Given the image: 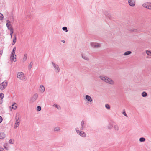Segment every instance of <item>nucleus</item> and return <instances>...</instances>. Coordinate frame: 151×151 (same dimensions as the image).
Instances as JSON below:
<instances>
[{
  "label": "nucleus",
  "instance_id": "1",
  "mask_svg": "<svg viewBox=\"0 0 151 151\" xmlns=\"http://www.w3.org/2000/svg\"><path fill=\"white\" fill-rule=\"evenodd\" d=\"M100 78L101 80L104 81L106 82L107 83L111 84H112L113 83L112 80L107 77L103 76H100Z\"/></svg>",
  "mask_w": 151,
  "mask_h": 151
},
{
  "label": "nucleus",
  "instance_id": "2",
  "mask_svg": "<svg viewBox=\"0 0 151 151\" xmlns=\"http://www.w3.org/2000/svg\"><path fill=\"white\" fill-rule=\"evenodd\" d=\"M76 129L77 133L80 136L83 137H86V134L83 130H81V131H80L79 130V129L78 128H76Z\"/></svg>",
  "mask_w": 151,
  "mask_h": 151
},
{
  "label": "nucleus",
  "instance_id": "3",
  "mask_svg": "<svg viewBox=\"0 0 151 151\" xmlns=\"http://www.w3.org/2000/svg\"><path fill=\"white\" fill-rule=\"evenodd\" d=\"M7 85V82L6 81H4L0 84V89L2 90L4 89Z\"/></svg>",
  "mask_w": 151,
  "mask_h": 151
},
{
  "label": "nucleus",
  "instance_id": "4",
  "mask_svg": "<svg viewBox=\"0 0 151 151\" xmlns=\"http://www.w3.org/2000/svg\"><path fill=\"white\" fill-rule=\"evenodd\" d=\"M6 25L8 29L9 30H10V31H11V30H12V31L13 30V29L11 25L9 24L10 23V21L9 20H7L6 21Z\"/></svg>",
  "mask_w": 151,
  "mask_h": 151
},
{
  "label": "nucleus",
  "instance_id": "5",
  "mask_svg": "<svg viewBox=\"0 0 151 151\" xmlns=\"http://www.w3.org/2000/svg\"><path fill=\"white\" fill-rule=\"evenodd\" d=\"M38 97V95L37 93H35L34 94L33 96L30 99V101L32 102H34L37 99Z\"/></svg>",
  "mask_w": 151,
  "mask_h": 151
},
{
  "label": "nucleus",
  "instance_id": "6",
  "mask_svg": "<svg viewBox=\"0 0 151 151\" xmlns=\"http://www.w3.org/2000/svg\"><path fill=\"white\" fill-rule=\"evenodd\" d=\"M52 63L55 69L57 70L58 72H59L60 71V69L58 65L53 62H52Z\"/></svg>",
  "mask_w": 151,
  "mask_h": 151
},
{
  "label": "nucleus",
  "instance_id": "7",
  "mask_svg": "<svg viewBox=\"0 0 151 151\" xmlns=\"http://www.w3.org/2000/svg\"><path fill=\"white\" fill-rule=\"evenodd\" d=\"M128 3L130 6L133 7L135 5V1L134 0H129Z\"/></svg>",
  "mask_w": 151,
  "mask_h": 151
},
{
  "label": "nucleus",
  "instance_id": "8",
  "mask_svg": "<svg viewBox=\"0 0 151 151\" xmlns=\"http://www.w3.org/2000/svg\"><path fill=\"white\" fill-rule=\"evenodd\" d=\"M142 6L144 7L145 8H148L150 9H151V3H145L143 4Z\"/></svg>",
  "mask_w": 151,
  "mask_h": 151
},
{
  "label": "nucleus",
  "instance_id": "9",
  "mask_svg": "<svg viewBox=\"0 0 151 151\" xmlns=\"http://www.w3.org/2000/svg\"><path fill=\"white\" fill-rule=\"evenodd\" d=\"M90 44L91 47L94 48L99 47H100L99 44L95 42H91Z\"/></svg>",
  "mask_w": 151,
  "mask_h": 151
},
{
  "label": "nucleus",
  "instance_id": "10",
  "mask_svg": "<svg viewBox=\"0 0 151 151\" xmlns=\"http://www.w3.org/2000/svg\"><path fill=\"white\" fill-rule=\"evenodd\" d=\"M15 51L12 50L11 52V55L10 56L11 59L13 60L14 62H15L16 61V60H15L14 59V55H15V56H16V55H15Z\"/></svg>",
  "mask_w": 151,
  "mask_h": 151
},
{
  "label": "nucleus",
  "instance_id": "11",
  "mask_svg": "<svg viewBox=\"0 0 151 151\" xmlns=\"http://www.w3.org/2000/svg\"><path fill=\"white\" fill-rule=\"evenodd\" d=\"M85 124V123L84 121L83 120L81 122V127L80 128L81 130H83V129L86 127Z\"/></svg>",
  "mask_w": 151,
  "mask_h": 151
},
{
  "label": "nucleus",
  "instance_id": "12",
  "mask_svg": "<svg viewBox=\"0 0 151 151\" xmlns=\"http://www.w3.org/2000/svg\"><path fill=\"white\" fill-rule=\"evenodd\" d=\"M86 99L89 102H91L92 101V99L88 95H86L85 96Z\"/></svg>",
  "mask_w": 151,
  "mask_h": 151
},
{
  "label": "nucleus",
  "instance_id": "13",
  "mask_svg": "<svg viewBox=\"0 0 151 151\" xmlns=\"http://www.w3.org/2000/svg\"><path fill=\"white\" fill-rule=\"evenodd\" d=\"M5 137V134L4 132L0 133V139H4Z\"/></svg>",
  "mask_w": 151,
  "mask_h": 151
},
{
  "label": "nucleus",
  "instance_id": "14",
  "mask_svg": "<svg viewBox=\"0 0 151 151\" xmlns=\"http://www.w3.org/2000/svg\"><path fill=\"white\" fill-rule=\"evenodd\" d=\"M23 75V73L22 72H19L17 74V78L19 79H21L22 76Z\"/></svg>",
  "mask_w": 151,
  "mask_h": 151
},
{
  "label": "nucleus",
  "instance_id": "15",
  "mask_svg": "<svg viewBox=\"0 0 151 151\" xmlns=\"http://www.w3.org/2000/svg\"><path fill=\"white\" fill-rule=\"evenodd\" d=\"M45 88L42 85H41L40 86V91H41L42 92H43L45 91Z\"/></svg>",
  "mask_w": 151,
  "mask_h": 151
},
{
  "label": "nucleus",
  "instance_id": "16",
  "mask_svg": "<svg viewBox=\"0 0 151 151\" xmlns=\"http://www.w3.org/2000/svg\"><path fill=\"white\" fill-rule=\"evenodd\" d=\"M17 104L16 103H14L12 105V108L13 109L15 110L17 108Z\"/></svg>",
  "mask_w": 151,
  "mask_h": 151
},
{
  "label": "nucleus",
  "instance_id": "17",
  "mask_svg": "<svg viewBox=\"0 0 151 151\" xmlns=\"http://www.w3.org/2000/svg\"><path fill=\"white\" fill-rule=\"evenodd\" d=\"M81 56L82 58H83V59L87 60H89V58L86 56L85 55H81Z\"/></svg>",
  "mask_w": 151,
  "mask_h": 151
},
{
  "label": "nucleus",
  "instance_id": "18",
  "mask_svg": "<svg viewBox=\"0 0 151 151\" xmlns=\"http://www.w3.org/2000/svg\"><path fill=\"white\" fill-rule=\"evenodd\" d=\"M60 130V128L59 127H56L54 129V131L55 132H57Z\"/></svg>",
  "mask_w": 151,
  "mask_h": 151
},
{
  "label": "nucleus",
  "instance_id": "19",
  "mask_svg": "<svg viewBox=\"0 0 151 151\" xmlns=\"http://www.w3.org/2000/svg\"><path fill=\"white\" fill-rule=\"evenodd\" d=\"M132 52L131 51H128L125 52L124 54V55H128L131 53Z\"/></svg>",
  "mask_w": 151,
  "mask_h": 151
},
{
  "label": "nucleus",
  "instance_id": "20",
  "mask_svg": "<svg viewBox=\"0 0 151 151\" xmlns=\"http://www.w3.org/2000/svg\"><path fill=\"white\" fill-rule=\"evenodd\" d=\"M16 35H15L14 36V38L13 40V42L12 43V45H14L15 44V43L16 42Z\"/></svg>",
  "mask_w": 151,
  "mask_h": 151
},
{
  "label": "nucleus",
  "instance_id": "21",
  "mask_svg": "<svg viewBox=\"0 0 151 151\" xmlns=\"http://www.w3.org/2000/svg\"><path fill=\"white\" fill-rule=\"evenodd\" d=\"M27 59V54H25L24 55V57L23 58V62L25 61Z\"/></svg>",
  "mask_w": 151,
  "mask_h": 151
},
{
  "label": "nucleus",
  "instance_id": "22",
  "mask_svg": "<svg viewBox=\"0 0 151 151\" xmlns=\"http://www.w3.org/2000/svg\"><path fill=\"white\" fill-rule=\"evenodd\" d=\"M147 95V93L145 91H143L142 93V96L144 97H146Z\"/></svg>",
  "mask_w": 151,
  "mask_h": 151
},
{
  "label": "nucleus",
  "instance_id": "23",
  "mask_svg": "<svg viewBox=\"0 0 151 151\" xmlns=\"http://www.w3.org/2000/svg\"><path fill=\"white\" fill-rule=\"evenodd\" d=\"M146 53L149 56H151V51L150 50H147L146 51Z\"/></svg>",
  "mask_w": 151,
  "mask_h": 151
},
{
  "label": "nucleus",
  "instance_id": "24",
  "mask_svg": "<svg viewBox=\"0 0 151 151\" xmlns=\"http://www.w3.org/2000/svg\"><path fill=\"white\" fill-rule=\"evenodd\" d=\"M145 140V138L144 137H141L139 138V141L140 142H144Z\"/></svg>",
  "mask_w": 151,
  "mask_h": 151
},
{
  "label": "nucleus",
  "instance_id": "25",
  "mask_svg": "<svg viewBox=\"0 0 151 151\" xmlns=\"http://www.w3.org/2000/svg\"><path fill=\"white\" fill-rule=\"evenodd\" d=\"M53 106L56 108L60 110L61 109L60 107L56 104H54Z\"/></svg>",
  "mask_w": 151,
  "mask_h": 151
},
{
  "label": "nucleus",
  "instance_id": "26",
  "mask_svg": "<svg viewBox=\"0 0 151 151\" xmlns=\"http://www.w3.org/2000/svg\"><path fill=\"white\" fill-rule=\"evenodd\" d=\"M32 65H33V63H32V62H31L29 65V67H28L29 69H31V68H32Z\"/></svg>",
  "mask_w": 151,
  "mask_h": 151
},
{
  "label": "nucleus",
  "instance_id": "27",
  "mask_svg": "<svg viewBox=\"0 0 151 151\" xmlns=\"http://www.w3.org/2000/svg\"><path fill=\"white\" fill-rule=\"evenodd\" d=\"M41 110V107L40 106H38L37 107V111H40Z\"/></svg>",
  "mask_w": 151,
  "mask_h": 151
},
{
  "label": "nucleus",
  "instance_id": "28",
  "mask_svg": "<svg viewBox=\"0 0 151 151\" xmlns=\"http://www.w3.org/2000/svg\"><path fill=\"white\" fill-rule=\"evenodd\" d=\"M62 29L63 31H65L66 32H67L68 31L67 28L66 27H63L62 28Z\"/></svg>",
  "mask_w": 151,
  "mask_h": 151
},
{
  "label": "nucleus",
  "instance_id": "29",
  "mask_svg": "<svg viewBox=\"0 0 151 151\" xmlns=\"http://www.w3.org/2000/svg\"><path fill=\"white\" fill-rule=\"evenodd\" d=\"M113 127V125L111 124H109L108 126V129H110L112 128Z\"/></svg>",
  "mask_w": 151,
  "mask_h": 151
},
{
  "label": "nucleus",
  "instance_id": "30",
  "mask_svg": "<svg viewBox=\"0 0 151 151\" xmlns=\"http://www.w3.org/2000/svg\"><path fill=\"white\" fill-rule=\"evenodd\" d=\"M114 128L115 130L118 131L119 130V128L117 125H114Z\"/></svg>",
  "mask_w": 151,
  "mask_h": 151
},
{
  "label": "nucleus",
  "instance_id": "31",
  "mask_svg": "<svg viewBox=\"0 0 151 151\" xmlns=\"http://www.w3.org/2000/svg\"><path fill=\"white\" fill-rule=\"evenodd\" d=\"M4 16L3 15L0 13V20H2L3 19Z\"/></svg>",
  "mask_w": 151,
  "mask_h": 151
},
{
  "label": "nucleus",
  "instance_id": "32",
  "mask_svg": "<svg viewBox=\"0 0 151 151\" xmlns=\"http://www.w3.org/2000/svg\"><path fill=\"white\" fill-rule=\"evenodd\" d=\"M105 16L107 17H108L109 19H111V16L110 15L108 14L107 13L105 14Z\"/></svg>",
  "mask_w": 151,
  "mask_h": 151
},
{
  "label": "nucleus",
  "instance_id": "33",
  "mask_svg": "<svg viewBox=\"0 0 151 151\" xmlns=\"http://www.w3.org/2000/svg\"><path fill=\"white\" fill-rule=\"evenodd\" d=\"M105 107L108 109H110V106L108 104H106L105 106Z\"/></svg>",
  "mask_w": 151,
  "mask_h": 151
},
{
  "label": "nucleus",
  "instance_id": "34",
  "mask_svg": "<svg viewBox=\"0 0 151 151\" xmlns=\"http://www.w3.org/2000/svg\"><path fill=\"white\" fill-rule=\"evenodd\" d=\"M19 118H18V119L17 120H16V122L15 123V124H19L20 123H19Z\"/></svg>",
  "mask_w": 151,
  "mask_h": 151
},
{
  "label": "nucleus",
  "instance_id": "35",
  "mask_svg": "<svg viewBox=\"0 0 151 151\" xmlns=\"http://www.w3.org/2000/svg\"><path fill=\"white\" fill-rule=\"evenodd\" d=\"M9 143L11 144H13L14 143V142H13L12 140L11 139L9 140Z\"/></svg>",
  "mask_w": 151,
  "mask_h": 151
},
{
  "label": "nucleus",
  "instance_id": "36",
  "mask_svg": "<svg viewBox=\"0 0 151 151\" xmlns=\"http://www.w3.org/2000/svg\"><path fill=\"white\" fill-rule=\"evenodd\" d=\"M10 35L11 36V38H12V34L14 32L13 30L12 31V30H11V31H10Z\"/></svg>",
  "mask_w": 151,
  "mask_h": 151
},
{
  "label": "nucleus",
  "instance_id": "37",
  "mask_svg": "<svg viewBox=\"0 0 151 151\" xmlns=\"http://www.w3.org/2000/svg\"><path fill=\"white\" fill-rule=\"evenodd\" d=\"M19 124H15V126H14V128H16L18 126H19Z\"/></svg>",
  "mask_w": 151,
  "mask_h": 151
},
{
  "label": "nucleus",
  "instance_id": "38",
  "mask_svg": "<svg viewBox=\"0 0 151 151\" xmlns=\"http://www.w3.org/2000/svg\"><path fill=\"white\" fill-rule=\"evenodd\" d=\"M123 115H124L125 116H126V117H127V115L126 114V112L125 111H124L123 112Z\"/></svg>",
  "mask_w": 151,
  "mask_h": 151
},
{
  "label": "nucleus",
  "instance_id": "39",
  "mask_svg": "<svg viewBox=\"0 0 151 151\" xmlns=\"http://www.w3.org/2000/svg\"><path fill=\"white\" fill-rule=\"evenodd\" d=\"M3 121L2 117L1 116H0V123L1 122Z\"/></svg>",
  "mask_w": 151,
  "mask_h": 151
},
{
  "label": "nucleus",
  "instance_id": "40",
  "mask_svg": "<svg viewBox=\"0 0 151 151\" xmlns=\"http://www.w3.org/2000/svg\"><path fill=\"white\" fill-rule=\"evenodd\" d=\"M0 151H4V149L1 147L0 148Z\"/></svg>",
  "mask_w": 151,
  "mask_h": 151
},
{
  "label": "nucleus",
  "instance_id": "41",
  "mask_svg": "<svg viewBox=\"0 0 151 151\" xmlns=\"http://www.w3.org/2000/svg\"><path fill=\"white\" fill-rule=\"evenodd\" d=\"M2 53H3V51L2 50L0 51V55H1L2 54Z\"/></svg>",
  "mask_w": 151,
  "mask_h": 151
},
{
  "label": "nucleus",
  "instance_id": "42",
  "mask_svg": "<svg viewBox=\"0 0 151 151\" xmlns=\"http://www.w3.org/2000/svg\"><path fill=\"white\" fill-rule=\"evenodd\" d=\"M16 49V47H14L12 50L15 51Z\"/></svg>",
  "mask_w": 151,
  "mask_h": 151
},
{
  "label": "nucleus",
  "instance_id": "43",
  "mask_svg": "<svg viewBox=\"0 0 151 151\" xmlns=\"http://www.w3.org/2000/svg\"><path fill=\"white\" fill-rule=\"evenodd\" d=\"M16 49V47H14L12 50L15 51Z\"/></svg>",
  "mask_w": 151,
  "mask_h": 151
},
{
  "label": "nucleus",
  "instance_id": "44",
  "mask_svg": "<svg viewBox=\"0 0 151 151\" xmlns=\"http://www.w3.org/2000/svg\"><path fill=\"white\" fill-rule=\"evenodd\" d=\"M4 148H5L6 150H7V148L6 147V146H5V145H4Z\"/></svg>",
  "mask_w": 151,
  "mask_h": 151
},
{
  "label": "nucleus",
  "instance_id": "45",
  "mask_svg": "<svg viewBox=\"0 0 151 151\" xmlns=\"http://www.w3.org/2000/svg\"><path fill=\"white\" fill-rule=\"evenodd\" d=\"M136 29H133L131 31L132 32H136Z\"/></svg>",
  "mask_w": 151,
  "mask_h": 151
},
{
  "label": "nucleus",
  "instance_id": "46",
  "mask_svg": "<svg viewBox=\"0 0 151 151\" xmlns=\"http://www.w3.org/2000/svg\"><path fill=\"white\" fill-rule=\"evenodd\" d=\"M61 42H62L64 43H65V41L64 40H62Z\"/></svg>",
  "mask_w": 151,
  "mask_h": 151
},
{
  "label": "nucleus",
  "instance_id": "47",
  "mask_svg": "<svg viewBox=\"0 0 151 151\" xmlns=\"http://www.w3.org/2000/svg\"><path fill=\"white\" fill-rule=\"evenodd\" d=\"M16 57H15V58H14V59H16Z\"/></svg>",
  "mask_w": 151,
  "mask_h": 151
}]
</instances>
